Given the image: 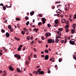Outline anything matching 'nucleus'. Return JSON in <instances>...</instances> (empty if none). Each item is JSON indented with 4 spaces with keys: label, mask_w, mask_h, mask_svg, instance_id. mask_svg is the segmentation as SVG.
I'll list each match as a JSON object with an SVG mask.
<instances>
[{
    "label": "nucleus",
    "mask_w": 76,
    "mask_h": 76,
    "mask_svg": "<svg viewBox=\"0 0 76 76\" xmlns=\"http://www.w3.org/2000/svg\"><path fill=\"white\" fill-rule=\"evenodd\" d=\"M56 13H58H58H62V11H61V12H60L59 11H58V10H57L56 11Z\"/></svg>",
    "instance_id": "obj_43"
},
{
    "label": "nucleus",
    "mask_w": 76,
    "mask_h": 76,
    "mask_svg": "<svg viewBox=\"0 0 76 76\" xmlns=\"http://www.w3.org/2000/svg\"><path fill=\"white\" fill-rule=\"evenodd\" d=\"M53 41V39H48V43L49 44H51V43H52V41Z\"/></svg>",
    "instance_id": "obj_6"
},
{
    "label": "nucleus",
    "mask_w": 76,
    "mask_h": 76,
    "mask_svg": "<svg viewBox=\"0 0 76 76\" xmlns=\"http://www.w3.org/2000/svg\"><path fill=\"white\" fill-rule=\"evenodd\" d=\"M34 41L33 40L31 42V44H34Z\"/></svg>",
    "instance_id": "obj_50"
},
{
    "label": "nucleus",
    "mask_w": 76,
    "mask_h": 76,
    "mask_svg": "<svg viewBox=\"0 0 76 76\" xmlns=\"http://www.w3.org/2000/svg\"><path fill=\"white\" fill-rule=\"evenodd\" d=\"M58 25L56 24V25H54V26H55V27H56V26H58Z\"/></svg>",
    "instance_id": "obj_57"
},
{
    "label": "nucleus",
    "mask_w": 76,
    "mask_h": 76,
    "mask_svg": "<svg viewBox=\"0 0 76 76\" xmlns=\"http://www.w3.org/2000/svg\"><path fill=\"white\" fill-rule=\"evenodd\" d=\"M57 33H58V35H60V36H61V32L58 31H57Z\"/></svg>",
    "instance_id": "obj_16"
},
{
    "label": "nucleus",
    "mask_w": 76,
    "mask_h": 76,
    "mask_svg": "<svg viewBox=\"0 0 76 76\" xmlns=\"http://www.w3.org/2000/svg\"><path fill=\"white\" fill-rule=\"evenodd\" d=\"M2 33H4V32H5V31H4V29H2Z\"/></svg>",
    "instance_id": "obj_45"
},
{
    "label": "nucleus",
    "mask_w": 76,
    "mask_h": 76,
    "mask_svg": "<svg viewBox=\"0 0 76 76\" xmlns=\"http://www.w3.org/2000/svg\"><path fill=\"white\" fill-rule=\"evenodd\" d=\"M17 71L18 72V73L20 72V69H19V68L17 69Z\"/></svg>",
    "instance_id": "obj_20"
},
{
    "label": "nucleus",
    "mask_w": 76,
    "mask_h": 76,
    "mask_svg": "<svg viewBox=\"0 0 76 76\" xmlns=\"http://www.w3.org/2000/svg\"><path fill=\"white\" fill-rule=\"evenodd\" d=\"M9 69L10 70L13 71V68H12V65H10V66H9Z\"/></svg>",
    "instance_id": "obj_7"
},
{
    "label": "nucleus",
    "mask_w": 76,
    "mask_h": 76,
    "mask_svg": "<svg viewBox=\"0 0 76 76\" xmlns=\"http://www.w3.org/2000/svg\"><path fill=\"white\" fill-rule=\"evenodd\" d=\"M3 9L4 10H5L6 9V7H5V6H4L3 7Z\"/></svg>",
    "instance_id": "obj_29"
},
{
    "label": "nucleus",
    "mask_w": 76,
    "mask_h": 76,
    "mask_svg": "<svg viewBox=\"0 0 76 76\" xmlns=\"http://www.w3.org/2000/svg\"><path fill=\"white\" fill-rule=\"evenodd\" d=\"M54 22L55 24H56L58 25H59V22H58V20H56L54 21Z\"/></svg>",
    "instance_id": "obj_5"
},
{
    "label": "nucleus",
    "mask_w": 76,
    "mask_h": 76,
    "mask_svg": "<svg viewBox=\"0 0 76 76\" xmlns=\"http://www.w3.org/2000/svg\"><path fill=\"white\" fill-rule=\"evenodd\" d=\"M49 57V56H48V55H47L45 56V59L46 60H47L48 59V58Z\"/></svg>",
    "instance_id": "obj_9"
},
{
    "label": "nucleus",
    "mask_w": 76,
    "mask_h": 76,
    "mask_svg": "<svg viewBox=\"0 0 76 76\" xmlns=\"http://www.w3.org/2000/svg\"><path fill=\"white\" fill-rule=\"evenodd\" d=\"M69 28H67L66 30V32H69Z\"/></svg>",
    "instance_id": "obj_33"
},
{
    "label": "nucleus",
    "mask_w": 76,
    "mask_h": 76,
    "mask_svg": "<svg viewBox=\"0 0 76 76\" xmlns=\"http://www.w3.org/2000/svg\"><path fill=\"white\" fill-rule=\"evenodd\" d=\"M42 24H44L45 23V22H46V19L44 18H42Z\"/></svg>",
    "instance_id": "obj_3"
},
{
    "label": "nucleus",
    "mask_w": 76,
    "mask_h": 76,
    "mask_svg": "<svg viewBox=\"0 0 76 76\" xmlns=\"http://www.w3.org/2000/svg\"><path fill=\"white\" fill-rule=\"evenodd\" d=\"M29 18V17H28V16H26L25 17V18H26V20H28V18Z\"/></svg>",
    "instance_id": "obj_42"
},
{
    "label": "nucleus",
    "mask_w": 76,
    "mask_h": 76,
    "mask_svg": "<svg viewBox=\"0 0 76 76\" xmlns=\"http://www.w3.org/2000/svg\"><path fill=\"white\" fill-rule=\"evenodd\" d=\"M7 75V73H4L3 74V76H6Z\"/></svg>",
    "instance_id": "obj_38"
},
{
    "label": "nucleus",
    "mask_w": 76,
    "mask_h": 76,
    "mask_svg": "<svg viewBox=\"0 0 76 76\" xmlns=\"http://www.w3.org/2000/svg\"><path fill=\"white\" fill-rule=\"evenodd\" d=\"M62 61V59L59 58L58 60V61L59 62H61Z\"/></svg>",
    "instance_id": "obj_36"
},
{
    "label": "nucleus",
    "mask_w": 76,
    "mask_h": 76,
    "mask_svg": "<svg viewBox=\"0 0 76 76\" xmlns=\"http://www.w3.org/2000/svg\"><path fill=\"white\" fill-rule=\"evenodd\" d=\"M66 20L65 19H63L61 20V22L62 23H65V22H66Z\"/></svg>",
    "instance_id": "obj_17"
},
{
    "label": "nucleus",
    "mask_w": 76,
    "mask_h": 76,
    "mask_svg": "<svg viewBox=\"0 0 76 76\" xmlns=\"http://www.w3.org/2000/svg\"><path fill=\"white\" fill-rule=\"evenodd\" d=\"M33 31H35V32H37V31H38V28H34L33 29Z\"/></svg>",
    "instance_id": "obj_12"
},
{
    "label": "nucleus",
    "mask_w": 76,
    "mask_h": 76,
    "mask_svg": "<svg viewBox=\"0 0 76 76\" xmlns=\"http://www.w3.org/2000/svg\"><path fill=\"white\" fill-rule=\"evenodd\" d=\"M55 60V59H54V58H50V61H52V62H54V61H54Z\"/></svg>",
    "instance_id": "obj_8"
},
{
    "label": "nucleus",
    "mask_w": 76,
    "mask_h": 76,
    "mask_svg": "<svg viewBox=\"0 0 76 76\" xmlns=\"http://www.w3.org/2000/svg\"><path fill=\"white\" fill-rule=\"evenodd\" d=\"M29 38H30V37L29 36H28L27 37V39L28 40H29Z\"/></svg>",
    "instance_id": "obj_46"
},
{
    "label": "nucleus",
    "mask_w": 76,
    "mask_h": 76,
    "mask_svg": "<svg viewBox=\"0 0 76 76\" xmlns=\"http://www.w3.org/2000/svg\"><path fill=\"white\" fill-rule=\"evenodd\" d=\"M42 40H44V37H42Z\"/></svg>",
    "instance_id": "obj_58"
},
{
    "label": "nucleus",
    "mask_w": 76,
    "mask_h": 76,
    "mask_svg": "<svg viewBox=\"0 0 76 76\" xmlns=\"http://www.w3.org/2000/svg\"><path fill=\"white\" fill-rule=\"evenodd\" d=\"M71 33L72 34H74V33H75V30H74L72 29L71 30Z\"/></svg>",
    "instance_id": "obj_15"
},
{
    "label": "nucleus",
    "mask_w": 76,
    "mask_h": 76,
    "mask_svg": "<svg viewBox=\"0 0 76 76\" xmlns=\"http://www.w3.org/2000/svg\"><path fill=\"white\" fill-rule=\"evenodd\" d=\"M8 27L9 29H12V27H11V26L10 25L8 26Z\"/></svg>",
    "instance_id": "obj_26"
},
{
    "label": "nucleus",
    "mask_w": 76,
    "mask_h": 76,
    "mask_svg": "<svg viewBox=\"0 0 76 76\" xmlns=\"http://www.w3.org/2000/svg\"><path fill=\"white\" fill-rule=\"evenodd\" d=\"M61 6V5H60V4H59L57 6V8H59Z\"/></svg>",
    "instance_id": "obj_48"
},
{
    "label": "nucleus",
    "mask_w": 76,
    "mask_h": 76,
    "mask_svg": "<svg viewBox=\"0 0 76 76\" xmlns=\"http://www.w3.org/2000/svg\"><path fill=\"white\" fill-rule=\"evenodd\" d=\"M21 50V48L20 47H19L18 48V51H20Z\"/></svg>",
    "instance_id": "obj_32"
},
{
    "label": "nucleus",
    "mask_w": 76,
    "mask_h": 76,
    "mask_svg": "<svg viewBox=\"0 0 76 76\" xmlns=\"http://www.w3.org/2000/svg\"><path fill=\"white\" fill-rule=\"evenodd\" d=\"M55 42V41H54V39L52 40V43H53Z\"/></svg>",
    "instance_id": "obj_47"
},
{
    "label": "nucleus",
    "mask_w": 76,
    "mask_h": 76,
    "mask_svg": "<svg viewBox=\"0 0 76 76\" xmlns=\"http://www.w3.org/2000/svg\"><path fill=\"white\" fill-rule=\"evenodd\" d=\"M66 42H67V40L66 39L64 42V43L65 44H66Z\"/></svg>",
    "instance_id": "obj_53"
},
{
    "label": "nucleus",
    "mask_w": 76,
    "mask_h": 76,
    "mask_svg": "<svg viewBox=\"0 0 76 76\" xmlns=\"http://www.w3.org/2000/svg\"><path fill=\"white\" fill-rule=\"evenodd\" d=\"M74 19H76V14H75L74 17Z\"/></svg>",
    "instance_id": "obj_44"
},
{
    "label": "nucleus",
    "mask_w": 76,
    "mask_h": 76,
    "mask_svg": "<svg viewBox=\"0 0 76 76\" xmlns=\"http://www.w3.org/2000/svg\"><path fill=\"white\" fill-rule=\"evenodd\" d=\"M29 21H28L26 23V25L27 26L29 25Z\"/></svg>",
    "instance_id": "obj_39"
},
{
    "label": "nucleus",
    "mask_w": 76,
    "mask_h": 76,
    "mask_svg": "<svg viewBox=\"0 0 76 76\" xmlns=\"http://www.w3.org/2000/svg\"><path fill=\"white\" fill-rule=\"evenodd\" d=\"M34 58H37V55L34 54Z\"/></svg>",
    "instance_id": "obj_52"
},
{
    "label": "nucleus",
    "mask_w": 76,
    "mask_h": 76,
    "mask_svg": "<svg viewBox=\"0 0 76 76\" xmlns=\"http://www.w3.org/2000/svg\"><path fill=\"white\" fill-rule=\"evenodd\" d=\"M58 41H59V40L58 39H56L55 40V42H56V43H58Z\"/></svg>",
    "instance_id": "obj_23"
},
{
    "label": "nucleus",
    "mask_w": 76,
    "mask_h": 76,
    "mask_svg": "<svg viewBox=\"0 0 76 76\" xmlns=\"http://www.w3.org/2000/svg\"><path fill=\"white\" fill-rule=\"evenodd\" d=\"M16 20H20V19L19 18H16Z\"/></svg>",
    "instance_id": "obj_37"
},
{
    "label": "nucleus",
    "mask_w": 76,
    "mask_h": 76,
    "mask_svg": "<svg viewBox=\"0 0 76 76\" xmlns=\"http://www.w3.org/2000/svg\"><path fill=\"white\" fill-rule=\"evenodd\" d=\"M58 31H63V28H58Z\"/></svg>",
    "instance_id": "obj_27"
},
{
    "label": "nucleus",
    "mask_w": 76,
    "mask_h": 76,
    "mask_svg": "<svg viewBox=\"0 0 76 76\" xmlns=\"http://www.w3.org/2000/svg\"><path fill=\"white\" fill-rule=\"evenodd\" d=\"M51 33L49 32H46L45 34V36L46 37H48L49 36H50L51 35Z\"/></svg>",
    "instance_id": "obj_2"
},
{
    "label": "nucleus",
    "mask_w": 76,
    "mask_h": 76,
    "mask_svg": "<svg viewBox=\"0 0 76 76\" xmlns=\"http://www.w3.org/2000/svg\"><path fill=\"white\" fill-rule=\"evenodd\" d=\"M61 3V2H60H60L58 1V2H56V3Z\"/></svg>",
    "instance_id": "obj_62"
},
{
    "label": "nucleus",
    "mask_w": 76,
    "mask_h": 76,
    "mask_svg": "<svg viewBox=\"0 0 76 76\" xmlns=\"http://www.w3.org/2000/svg\"><path fill=\"white\" fill-rule=\"evenodd\" d=\"M31 16H32L34 14V11H32L30 13Z\"/></svg>",
    "instance_id": "obj_14"
},
{
    "label": "nucleus",
    "mask_w": 76,
    "mask_h": 76,
    "mask_svg": "<svg viewBox=\"0 0 76 76\" xmlns=\"http://www.w3.org/2000/svg\"><path fill=\"white\" fill-rule=\"evenodd\" d=\"M69 5V7L68 8V7H65L64 9V10H65L66 11H67L68 10H69V8H70V6H70V4H68Z\"/></svg>",
    "instance_id": "obj_13"
},
{
    "label": "nucleus",
    "mask_w": 76,
    "mask_h": 76,
    "mask_svg": "<svg viewBox=\"0 0 76 76\" xmlns=\"http://www.w3.org/2000/svg\"><path fill=\"white\" fill-rule=\"evenodd\" d=\"M72 26L73 29H75V27H76V24H73Z\"/></svg>",
    "instance_id": "obj_19"
},
{
    "label": "nucleus",
    "mask_w": 76,
    "mask_h": 76,
    "mask_svg": "<svg viewBox=\"0 0 76 76\" xmlns=\"http://www.w3.org/2000/svg\"><path fill=\"white\" fill-rule=\"evenodd\" d=\"M21 33L23 35H24V34H25V31H21Z\"/></svg>",
    "instance_id": "obj_35"
},
{
    "label": "nucleus",
    "mask_w": 76,
    "mask_h": 76,
    "mask_svg": "<svg viewBox=\"0 0 76 76\" xmlns=\"http://www.w3.org/2000/svg\"><path fill=\"white\" fill-rule=\"evenodd\" d=\"M68 22H69V21L68 20H67L66 22V24H69V23Z\"/></svg>",
    "instance_id": "obj_60"
},
{
    "label": "nucleus",
    "mask_w": 76,
    "mask_h": 76,
    "mask_svg": "<svg viewBox=\"0 0 76 76\" xmlns=\"http://www.w3.org/2000/svg\"><path fill=\"white\" fill-rule=\"evenodd\" d=\"M0 6H4V5L2 3H1L0 4Z\"/></svg>",
    "instance_id": "obj_56"
},
{
    "label": "nucleus",
    "mask_w": 76,
    "mask_h": 76,
    "mask_svg": "<svg viewBox=\"0 0 76 76\" xmlns=\"http://www.w3.org/2000/svg\"><path fill=\"white\" fill-rule=\"evenodd\" d=\"M69 25H66L65 27V28L66 29V28H69Z\"/></svg>",
    "instance_id": "obj_25"
},
{
    "label": "nucleus",
    "mask_w": 76,
    "mask_h": 76,
    "mask_svg": "<svg viewBox=\"0 0 76 76\" xmlns=\"http://www.w3.org/2000/svg\"><path fill=\"white\" fill-rule=\"evenodd\" d=\"M23 30H24V31H25L26 32L28 31V30L26 29V28H24Z\"/></svg>",
    "instance_id": "obj_22"
},
{
    "label": "nucleus",
    "mask_w": 76,
    "mask_h": 76,
    "mask_svg": "<svg viewBox=\"0 0 76 76\" xmlns=\"http://www.w3.org/2000/svg\"><path fill=\"white\" fill-rule=\"evenodd\" d=\"M4 51H5V52H7V50L6 49H5V50H4Z\"/></svg>",
    "instance_id": "obj_64"
},
{
    "label": "nucleus",
    "mask_w": 76,
    "mask_h": 76,
    "mask_svg": "<svg viewBox=\"0 0 76 76\" xmlns=\"http://www.w3.org/2000/svg\"><path fill=\"white\" fill-rule=\"evenodd\" d=\"M45 53H48V52H49V51H48V50L46 49L45 50Z\"/></svg>",
    "instance_id": "obj_21"
},
{
    "label": "nucleus",
    "mask_w": 76,
    "mask_h": 76,
    "mask_svg": "<svg viewBox=\"0 0 76 76\" xmlns=\"http://www.w3.org/2000/svg\"><path fill=\"white\" fill-rule=\"evenodd\" d=\"M23 51H25V47H24L23 48Z\"/></svg>",
    "instance_id": "obj_63"
},
{
    "label": "nucleus",
    "mask_w": 76,
    "mask_h": 76,
    "mask_svg": "<svg viewBox=\"0 0 76 76\" xmlns=\"http://www.w3.org/2000/svg\"><path fill=\"white\" fill-rule=\"evenodd\" d=\"M48 26L49 28H50L51 27V24H48Z\"/></svg>",
    "instance_id": "obj_34"
},
{
    "label": "nucleus",
    "mask_w": 76,
    "mask_h": 76,
    "mask_svg": "<svg viewBox=\"0 0 76 76\" xmlns=\"http://www.w3.org/2000/svg\"><path fill=\"white\" fill-rule=\"evenodd\" d=\"M6 7H7V8H10V7H11V6L8 7V5H6Z\"/></svg>",
    "instance_id": "obj_28"
},
{
    "label": "nucleus",
    "mask_w": 76,
    "mask_h": 76,
    "mask_svg": "<svg viewBox=\"0 0 76 76\" xmlns=\"http://www.w3.org/2000/svg\"><path fill=\"white\" fill-rule=\"evenodd\" d=\"M26 34L27 35H28V34H29V31H26Z\"/></svg>",
    "instance_id": "obj_49"
},
{
    "label": "nucleus",
    "mask_w": 76,
    "mask_h": 76,
    "mask_svg": "<svg viewBox=\"0 0 76 76\" xmlns=\"http://www.w3.org/2000/svg\"><path fill=\"white\" fill-rule=\"evenodd\" d=\"M38 16L39 17H42V15L41 14H38Z\"/></svg>",
    "instance_id": "obj_40"
},
{
    "label": "nucleus",
    "mask_w": 76,
    "mask_h": 76,
    "mask_svg": "<svg viewBox=\"0 0 76 76\" xmlns=\"http://www.w3.org/2000/svg\"><path fill=\"white\" fill-rule=\"evenodd\" d=\"M61 43H63L64 42V40H61Z\"/></svg>",
    "instance_id": "obj_59"
},
{
    "label": "nucleus",
    "mask_w": 76,
    "mask_h": 76,
    "mask_svg": "<svg viewBox=\"0 0 76 76\" xmlns=\"http://www.w3.org/2000/svg\"><path fill=\"white\" fill-rule=\"evenodd\" d=\"M15 39L16 40H17V41H19V40H20V39H19V38H18L17 37H15Z\"/></svg>",
    "instance_id": "obj_31"
},
{
    "label": "nucleus",
    "mask_w": 76,
    "mask_h": 76,
    "mask_svg": "<svg viewBox=\"0 0 76 76\" xmlns=\"http://www.w3.org/2000/svg\"><path fill=\"white\" fill-rule=\"evenodd\" d=\"M69 43L71 45H75V42L74 41H72V40H70L69 41Z\"/></svg>",
    "instance_id": "obj_4"
},
{
    "label": "nucleus",
    "mask_w": 76,
    "mask_h": 76,
    "mask_svg": "<svg viewBox=\"0 0 76 76\" xmlns=\"http://www.w3.org/2000/svg\"><path fill=\"white\" fill-rule=\"evenodd\" d=\"M41 24H42V23H41V22H39V23H38V25L39 26L41 25Z\"/></svg>",
    "instance_id": "obj_41"
},
{
    "label": "nucleus",
    "mask_w": 76,
    "mask_h": 76,
    "mask_svg": "<svg viewBox=\"0 0 76 76\" xmlns=\"http://www.w3.org/2000/svg\"><path fill=\"white\" fill-rule=\"evenodd\" d=\"M6 36L7 38H8L10 36V34L8 32H7L6 34Z\"/></svg>",
    "instance_id": "obj_10"
},
{
    "label": "nucleus",
    "mask_w": 76,
    "mask_h": 76,
    "mask_svg": "<svg viewBox=\"0 0 76 76\" xmlns=\"http://www.w3.org/2000/svg\"><path fill=\"white\" fill-rule=\"evenodd\" d=\"M52 9H54L55 8V7L54 6H52Z\"/></svg>",
    "instance_id": "obj_61"
},
{
    "label": "nucleus",
    "mask_w": 76,
    "mask_h": 76,
    "mask_svg": "<svg viewBox=\"0 0 76 76\" xmlns=\"http://www.w3.org/2000/svg\"><path fill=\"white\" fill-rule=\"evenodd\" d=\"M3 51V50H1V51H0V55H1L2 56V55H3V53H1V52H2Z\"/></svg>",
    "instance_id": "obj_24"
},
{
    "label": "nucleus",
    "mask_w": 76,
    "mask_h": 76,
    "mask_svg": "<svg viewBox=\"0 0 76 76\" xmlns=\"http://www.w3.org/2000/svg\"><path fill=\"white\" fill-rule=\"evenodd\" d=\"M30 39H31V40H32V39H33V37L32 36L31 37Z\"/></svg>",
    "instance_id": "obj_55"
},
{
    "label": "nucleus",
    "mask_w": 76,
    "mask_h": 76,
    "mask_svg": "<svg viewBox=\"0 0 76 76\" xmlns=\"http://www.w3.org/2000/svg\"><path fill=\"white\" fill-rule=\"evenodd\" d=\"M23 47V46H22V45H20V47H20V48H22Z\"/></svg>",
    "instance_id": "obj_54"
},
{
    "label": "nucleus",
    "mask_w": 76,
    "mask_h": 76,
    "mask_svg": "<svg viewBox=\"0 0 76 76\" xmlns=\"http://www.w3.org/2000/svg\"><path fill=\"white\" fill-rule=\"evenodd\" d=\"M41 71V69L40 68H39L37 70V73H39V72H40Z\"/></svg>",
    "instance_id": "obj_18"
},
{
    "label": "nucleus",
    "mask_w": 76,
    "mask_h": 76,
    "mask_svg": "<svg viewBox=\"0 0 76 76\" xmlns=\"http://www.w3.org/2000/svg\"><path fill=\"white\" fill-rule=\"evenodd\" d=\"M14 57H17V58H18V59H20V58H21V57H20V55H18V54H15Z\"/></svg>",
    "instance_id": "obj_1"
},
{
    "label": "nucleus",
    "mask_w": 76,
    "mask_h": 76,
    "mask_svg": "<svg viewBox=\"0 0 76 76\" xmlns=\"http://www.w3.org/2000/svg\"><path fill=\"white\" fill-rule=\"evenodd\" d=\"M73 58L75 59V60H76V57L75 56V54L73 55Z\"/></svg>",
    "instance_id": "obj_30"
},
{
    "label": "nucleus",
    "mask_w": 76,
    "mask_h": 76,
    "mask_svg": "<svg viewBox=\"0 0 76 76\" xmlns=\"http://www.w3.org/2000/svg\"><path fill=\"white\" fill-rule=\"evenodd\" d=\"M55 67L56 69H57L58 68V67H57V65H56Z\"/></svg>",
    "instance_id": "obj_51"
},
{
    "label": "nucleus",
    "mask_w": 76,
    "mask_h": 76,
    "mask_svg": "<svg viewBox=\"0 0 76 76\" xmlns=\"http://www.w3.org/2000/svg\"><path fill=\"white\" fill-rule=\"evenodd\" d=\"M44 72L43 71H41L39 73V75H44Z\"/></svg>",
    "instance_id": "obj_11"
}]
</instances>
